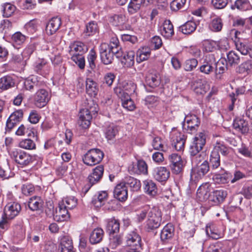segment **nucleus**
Segmentation results:
<instances>
[{
    "mask_svg": "<svg viewBox=\"0 0 252 252\" xmlns=\"http://www.w3.org/2000/svg\"><path fill=\"white\" fill-rule=\"evenodd\" d=\"M206 134L205 131L199 132L193 138L190 145L189 153L191 156L192 167L200 165L205 161V155L199 153L206 143Z\"/></svg>",
    "mask_w": 252,
    "mask_h": 252,
    "instance_id": "nucleus-1",
    "label": "nucleus"
},
{
    "mask_svg": "<svg viewBox=\"0 0 252 252\" xmlns=\"http://www.w3.org/2000/svg\"><path fill=\"white\" fill-rule=\"evenodd\" d=\"M162 221V213L160 210L157 207L151 208L146 222L147 229L152 230L157 229L161 225Z\"/></svg>",
    "mask_w": 252,
    "mask_h": 252,
    "instance_id": "nucleus-2",
    "label": "nucleus"
},
{
    "mask_svg": "<svg viewBox=\"0 0 252 252\" xmlns=\"http://www.w3.org/2000/svg\"><path fill=\"white\" fill-rule=\"evenodd\" d=\"M104 154L99 149H92L84 155L83 160L85 164L93 166L99 163L103 159Z\"/></svg>",
    "mask_w": 252,
    "mask_h": 252,
    "instance_id": "nucleus-3",
    "label": "nucleus"
},
{
    "mask_svg": "<svg viewBox=\"0 0 252 252\" xmlns=\"http://www.w3.org/2000/svg\"><path fill=\"white\" fill-rule=\"evenodd\" d=\"M10 155L17 163L22 166H27L32 161V157L21 150L15 149L11 152Z\"/></svg>",
    "mask_w": 252,
    "mask_h": 252,
    "instance_id": "nucleus-4",
    "label": "nucleus"
},
{
    "mask_svg": "<svg viewBox=\"0 0 252 252\" xmlns=\"http://www.w3.org/2000/svg\"><path fill=\"white\" fill-rule=\"evenodd\" d=\"M199 125L198 118L195 115L189 113L185 116L183 127L188 133L192 134L197 131Z\"/></svg>",
    "mask_w": 252,
    "mask_h": 252,
    "instance_id": "nucleus-5",
    "label": "nucleus"
},
{
    "mask_svg": "<svg viewBox=\"0 0 252 252\" xmlns=\"http://www.w3.org/2000/svg\"><path fill=\"white\" fill-rule=\"evenodd\" d=\"M210 169V166L207 160L203 161L200 165L192 167L190 172L191 180L196 181L201 179Z\"/></svg>",
    "mask_w": 252,
    "mask_h": 252,
    "instance_id": "nucleus-6",
    "label": "nucleus"
},
{
    "mask_svg": "<svg viewBox=\"0 0 252 252\" xmlns=\"http://www.w3.org/2000/svg\"><path fill=\"white\" fill-rule=\"evenodd\" d=\"M99 53L102 62L105 64H109L112 63L114 55L117 54V51L110 49L108 43H102L99 46Z\"/></svg>",
    "mask_w": 252,
    "mask_h": 252,
    "instance_id": "nucleus-7",
    "label": "nucleus"
},
{
    "mask_svg": "<svg viewBox=\"0 0 252 252\" xmlns=\"http://www.w3.org/2000/svg\"><path fill=\"white\" fill-rule=\"evenodd\" d=\"M170 166L172 172L176 174L180 173L184 166L181 157L177 154H172L169 157Z\"/></svg>",
    "mask_w": 252,
    "mask_h": 252,
    "instance_id": "nucleus-8",
    "label": "nucleus"
},
{
    "mask_svg": "<svg viewBox=\"0 0 252 252\" xmlns=\"http://www.w3.org/2000/svg\"><path fill=\"white\" fill-rule=\"evenodd\" d=\"M203 50L207 52L214 51L218 47L224 50L228 47V44L226 39L221 40L217 42L213 40H206L203 44Z\"/></svg>",
    "mask_w": 252,
    "mask_h": 252,
    "instance_id": "nucleus-9",
    "label": "nucleus"
},
{
    "mask_svg": "<svg viewBox=\"0 0 252 252\" xmlns=\"http://www.w3.org/2000/svg\"><path fill=\"white\" fill-rule=\"evenodd\" d=\"M172 139V145L177 151H182L184 148L186 138L182 133L174 130L170 135Z\"/></svg>",
    "mask_w": 252,
    "mask_h": 252,
    "instance_id": "nucleus-10",
    "label": "nucleus"
},
{
    "mask_svg": "<svg viewBox=\"0 0 252 252\" xmlns=\"http://www.w3.org/2000/svg\"><path fill=\"white\" fill-rule=\"evenodd\" d=\"M50 98V94L45 89L38 90L34 95V102L35 105L42 108L45 106Z\"/></svg>",
    "mask_w": 252,
    "mask_h": 252,
    "instance_id": "nucleus-11",
    "label": "nucleus"
},
{
    "mask_svg": "<svg viewBox=\"0 0 252 252\" xmlns=\"http://www.w3.org/2000/svg\"><path fill=\"white\" fill-rule=\"evenodd\" d=\"M215 57L213 54H209L206 56L203 64L200 66L201 72L206 74H209L212 72L215 68Z\"/></svg>",
    "mask_w": 252,
    "mask_h": 252,
    "instance_id": "nucleus-12",
    "label": "nucleus"
},
{
    "mask_svg": "<svg viewBox=\"0 0 252 252\" xmlns=\"http://www.w3.org/2000/svg\"><path fill=\"white\" fill-rule=\"evenodd\" d=\"M33 68L35 72L43 76L49 74L51 70L49 63L43 59L37 60L33 64Z\"/></svg>",
    "mask_w": 252,
    "mask_h": 252,
    "instance_id": "nucleus-13",
    "label": "nucleus"
},
{
    "mask_svg": "<svg viewBox=\"0 0 252 252\" xmlns=\"http://www.w3.org/2000/svg\"><path fill=\"white\" fill-rule=\"evenodd\" d=\"M114 92L115 94L121 99L122 105L124 108L129 111H133L135 107L133 101L132 100L130 96L126 94L125 96L124 93L121 92V90L119 88H114Z\"/></svg>",
    "mask_w": 252,
    "mask_h": 252,
    "instance_id": "nucleus-14",
    "label": "nucleus"
},
{
    "mask_svg": "<svg viewBox=\"0 0 252 252\" xmlns=\"http://www.w3.org/2000/svg\"><path fill=\"white\" fill-rule=\"evenodd\" d=\"M126 245L127 247L130 248H141V238L136 232L132 231L128 233L126 236Z\"/></svg>",
    "mask_w": 252,
    "mask_h": 252,
    "instance_id": "nucleus-15",
    "label": "nucleus"
},
{
    "mask_svg": "<svg viewBox=\"0 0 252 252\" xmlns=\"http://www.w3.org/2000/svg\"><path fill=\"white\" fill-rule=\"evenodd\" d=\"M211 190V185L209 183H206L201 185L196 192L197 198L200 201H205L208 200L210 202Z\"/></svg>",
    "mask_w": 252,
    "mask_h": 252,
    "instance_id": "nucleus-16",
    "label": "nucleus"
},
{
    "mask_svg": "<svg viewBox=\"0 0 252 252\" xmlns=\"http://www.w3.org/2000/svg\"><path fill=\"white\" fill-rule=\"evenodd\" d=\"M20 210L19 204L16 202L8 203L4 208V216L8 219H12L19 214Z\"/></svg>",
    "mask_w": 252,
    "mask_h": 252,
    "instance_id": "nucleus-17",
    "label": "nucleus"
},
{
    "mask_svg": "<svg viewBox=\"0 0 252 252\" xmlns=\"http://www.w3.org/2000/svg\"><path fill=\"white\" fill-rule=\"evenodd\" d=\"M227 196V192L224 189H219L213 191L210 197V202L213 205L220 204L222 203Z\"/></svg>",
    "mask_w": 252,
    "mask_h": 252,
    "instance_id": "nucleus-18",
    "label": "nucleus"
},
{
    "mask_svg": "<svg viewBox=\"0 0 252 252\" xmlns=\"http://www.w3.org/2000/svg\"><path fill=\"white\" fill-rule=\"evenodd\" d=\"M69 53L70 56L83 55L88 51L87 46L82 42L75 41L69 46Z\"/></svg>",
    "mask_w": 252,
    "mask_h": 252,
    "instance_id": "nucleus-19",
    "label": "nucleus"
},
{
    "mask_svg": "<svg viewBox=\"0 0 252 252\" xmlns=\"http://www.w3.org/2000/svg\"><path fill=\"white\" fill-rule=\"evenodd\" d=\"M216 136L214 139L213 149L212 152L219 153L220 152L222 156H226L229 153V148L225 146L224 142Z\"/></svg>",
    "mask_w": 252,
    "mask_h": 252,
    "instance_id": "nucleus-20",
    "label": "nucleus"
},
{
    "mask_svg": "<svg viewBox=\"0 0 252 252\" xmlns=\"http://www.w3.org/2000/svg\"><path fill=\"white\" fill-rule=\"evenodd\" d=\"M114 194L119 200L125 201L127 197V189L126 184L122 182L117 185L114 189Z\"/></svg>",
    "mask_w": 252,
    "mask_h": 252,
    "instance_id": "nucleus-21",
    "label": "nucleus"
},
{
    "mask_svg": "<svg viewBox=\"0 0 252 252\" xmlns=\"http://www.w3.org/2000/svg\"><path fill=\"white\" fill-rule=\"evenodd\" d=\"M103 172V166L101 165L97 166L93 170V173L88 177V180L91 186L99 182L102 177Z\"/></svg>",
    "mask_w": 252,
    "mask_h": 252,
    "instance_id": "nucleus-22",
    "label": "nucleus"
},
{
    "mask_svg": "<svg viewBox=\"0 0 252 252\" xmlns=\"http://www.w3.org/2000/svg\"><path fill=\"white\" fill-rule=\"evenodd\" d=\"M170 175V172L165 167L159 166L154 169L153 176L154 178L159 181L167 180Z\"/></svg>",
    "mask_w": 252,
    "mask_h": 252,
    "instance_id": "nucleus-23",
    "label": "nucleus"
},
{
    "mask_svg": "<svg viewBox=\"0 0 252 252\" xmlns=\"http://www.w3.org/2000/svg\"><path fill=\"white\" fill-rule=\"evenodd\" d=\"M152 2V0H130L127 6L128 12L130 14H133L139 10L142 4Z\"/></svg>",
    "mask_w": 252,
    "mask_h": 252,
    "instance_id": "nucleus-24",
    "label": "nucleus"
},
{
    "mask_svg": "<svg viewBox=\"0 0 252 252\" xmlns=\"http://www.w3.org/2000/svg\"><path fill=\"white\" fill-rule=\"evenodd\" d=\"M71 239L67 237H64L61 240L59 247L58 252H75Z\"/></svg>",
    "mask_w": 252,
    "mask_h": 252,
    "instance_id": "nucleus-25",
    "label": "nucleus"
},
{
    "mask_svg": "<svg viewBox=\"0 0 252 252\" xmlns=\"http://www.w3.org/2000/svg\"><path fill=\"white\" fill-rule=\"evenodd\" d=\"M61 25V19L59 17L52 18L47 23L46 32L48 35L54 34L59 29Z\"/></svg>",
    "mask_w": 252,
    "mask_h": 252,
    "instance_id": "nucleus-26",
    "label": "nucleus"
},
{
    "mask_svg": "<svg viewBox=\"0 0 252 252\" xmlns=\"http://www.w3.org/2000/svg\"><path fill=\"white\" fill-rule=\"evenodd\" d=\"M115 88H119L121 90V92L124 93V96L125 94L130 96L131 94H133L136 89V85L132 81H124L122 84L119 86L116 87Z\"/></svg>",
    "mask_w": 252,
    "mask_h": 252,
    "instance_id": "nucleus-27",
    "label": "nucleus"
},
{
    "mask_svg": "<svg viewBox=\"0 0 252 252\" xmlns=\"http://www.w3.org/2000/svg\"><path fill=\"white\" fill-rule=\"evenodd\" d=\"M233 127L236 130L243 134L248 133L249 131L248 122L241 117H237L234 119Z\"/></svg>",
    "mask_w": 252,
    "mask_h": 252,
    "instance_id": "nucleus-28",
    "label": "nucleus"
},
{
    "mask_svg": "<svg viewBox=\"0 0 252 252\" xmlns=\"http://www.w3.org/2000/svg\"><path fill=\"white\" fill-rule=\"evenodd\" d=\"M67 209L59 204V209L56 211L54 216V220L57 221H63L67 220L69 218V215Z\"/></svg>",
    "mask_w": 252,
    "mask_h": 252,
    "instance_id": "nucleus-29",
    "label": "nucleus"
},
{
    "mask_svg": "<svg viewBox=\"0 0 252 252\" xmlns=\"http://www.w3.org/2000/svg\"><path fill=\"white\" fill-rule=\"evenodd\" d=\"M206 234L213 239H218L223 236V233L219 231L212 223H209L206 226Z\"/></svg>",
    "mask_w": 252,
    "mask_h": 252,
    "instance_id": "nucleus-30",
    "label": "nucleus"
},
{
    "mask_svg": "<svg viewBox=\"0 0 252 252\" xmlns=\"http://www.w3.org/2000/svg\"><path fill=\"white\" fill-rule=\"evenodd\" d=\"M135 53L133 51H129L124 53L121 59V63L126 67H129L134 64Z\"/></svg>",
    "mask_w": 252,
    "mask_h": 252,
    "instance_id": "nucleus-31",
    "label": "nucleus"
},
{
    "mask_svg": "<svg viewBox=\"0 0 252 252\" xmlns=\"http://www.w3.org/2000/svg\"><path fill=\"white\" fill-rule=\"evenodd\" d=\"M144 191L147 194L154 196L158 192V188L156 183L151 180H146L143 181Z\"/></svg>",
    "mask_w": 252,
    "mask_h": 252,
    "instance_id": "nucleus-32",
    "label": "nucleus"
},
{
    "mask_svg": "<svg viewBox=\"0 0 252 252\" xmlns=\"http://www.w3.org/2000/svg\"><path fill=\"white\" fill-rule=\"evenodd\" d=\"M160 32L162 36L166 38L171 37L174 34L173 26L169 20H165L160 27Z\"/></svg>",
    "mask_w": 252,
    "mask_h": 252,
    "instance_id": "nucleus-33",
    "label": "nucleus"
},
{
    "mask_svg": "<svg viewBox=\"0 0 252 252\" xmlns=\"http://www.w3.org/2000/svg\"><path fill=\"white\" fill-rule=\"evenodd\" d=\"M107 197L108 193L106 191H99L97 195L93 198L92 203L95 207L99 208L104 204Z\"/></svg>",
    "mask_w": 252,
    "mask_h": 252,
    "instance_id": "nucleus-34",
    "label": "nucleus"
},
{
    "mask_svg": "<svg viewBox=\"0 0 252 252\" xmlns=\"http://www.w3.org/2000/svg\"><path fill=\"white\" fill-rule=\"evenodd\" d=\"M104 235V231L100 228L94 229L90 234L89 241L92 244H96L101 241Z\"/></svg>",
    "mask_w": 252,
    "mask_h": 252,
    "instance_id": "nucleus-35",
    "label": "nucleus"
},
{
    "mask_svg": "<svg viewBox=\"0 0 252 252\" xmlns=\"http://www.w3.org/2000/svg\"><path fill=\"white\" fill-rule=\"evenodd\" d=\"M43 204V201L39 196H34L30 198L28 206L30 210L34 211L40 209Z\"/></svg>",
    "mask_w": 252,
    "mask_h": 252,
    "instance_id": "nucleus-36",
    "label": "nucleus"
},
{
    "mask_svg": "<svg viewBox=\"0 0 252 252\" xmlns=\"http://www.w3.org/2000/svg\"><path fill=\"white\" fill-rule=\"evenodd\" d=\"M86 92L91 96H95L98 91L97 83L91 78H87L86 81Z\"/></svg>",
    "mask_w": 252,
    "mask_h": 252,
    "instance_id": "nucleus-37",
    "label": "nucleus"
},
{
    "mask_svg": "<svg viewBox=\"0 0 252 252\" xmlns=\"http://www.w3.org/2000/svg\"><path fill=\"white\" fill-rule=\"evenodd\" d=\"M231 174L223 171L220 173H215L213 176V181L217 184H226L228 182Z\"/></svg>",
    "mask_w": 252,
    "mask_h": 252,
    "instance_id": "nucleus-38",
    "label": "nucleus"
},
{
    "mask_svg": "<svg viewBox=\"0 0 252 252\" xmlns=\"http://www.w3.org/2000/svg\"><path fill=\"white\" fill-rule=\"evenodd\" d=\"M174 227L171 223L167 224L162 229L160 233L162 240H166L171 238L174 235Z\"/></svg>",
    "mask_w": 252,
    "mask_h": 252,
    "instance_id": "nucleus-39",
    "label": "nucleus"
},
{
    "mask_svg": "<svg viewBox=\"0 0 252 252\" xmlns=\"http://www.w3.org/2000/svg\"><path fill=\"white\" fill-rule=\"evenodd\" d=\"M150 54V49L148 47H144L139 49L137 52V62L139 63L147 60L149 58Z\"/></svg>",
    "mask_w": 252,
    "mask_h": 252,
    "instance_id": "nucleus-40",
    "label": "nucleus"
},
{
    "mask_svg": "<svg viewBox=\"0 0 252 252\" xmlns=\"http://www.w3.org/2000/svg\"><path fill=\"white\" fill-rule=\"evenodd\" d=\"M196 29L195 23L192 21H189L179 27V30L185 34H189L193 32Z\"/></svg>",
    "mask_w": 252,
    "mask_h": 252,
    "instance_id": "nucleus-41",
    "label": "nucleus"
},
{
    "mask_svg": "<svg viewBox=\"0 0 252 252\" xmlns=\"http://www.w3.org/2000/svg\"><path fill=\"white\" fill-rule=\"evenodd\" d=\"M223 25L222 19L219 17H215L210 22L209 28L213 32H219L222 30Z\"/></svg>",
    "mask_w": 252,
    "mask_h": 252,
    "instance_id": "nucleus-42",
    "label": "nucleus"
},
{
    "mask_svg": "<svg viewBox=\"0 0 252 252\" xmlns=\"http://www.w3.org/2000/svg\"><path fill=\"white\" fill-rule=\"evenodd\" d=\"M39 85L38 77L36 76L32 75L27 78L24 81V86L26 90L32 91L35 87H37Z\"/></svg>",
    "mask_w": 252,
    "mask_h": 252,
    "instance_id": "nucleus-43",
    "label": "nucleus"
},
{
    "mask_svg": "<svg viewBox=\"0 0 252 252\" xmlns=\"http://www.w3.org/2000/svg\"><path fill=\"white\" fill-rule=\"evenodd\" d=\"M123 183L126 184L127 188L129 187L132 191H138L141 187L140 181L131 177H127Z\"/></svg>",
    "mask_w": 252,
    "mask_h": 252,
    "instance_id": "nucleus-44",
    "label": "nucleus"
},
{
    "mask_svg": "<svg viewBox=\"0 0 252 252\" xmlns=\"http://www.w3.org/2000/svg\"><path fill=\"white\" fill-rule=\"evenodd\" d=\"M232 8H237L241 11H247L252 9V6L248 0H236L232 6Z\"/></svg>",
    "mask_w": 252,
    "mask_h": 252,
    "instance_id": "nucleus-45",
    "label": "nucleus"
},
{
    "mask_svg": "<svg viewBox=\"0 0 252 252\" xmlns=\"http://www.w3.org/2000/svg\"><path fill=\"white\" fill-rule=\"evenodd\" d=\"M14 81L10 76H4L0 79V89L3 90H7L14 86Z\"/></svg>",
    "mask_w": 252,
    "mask_h": 252,
    "instance_id": "nucleus-46",
    "label": "nucleus"
},
{
    "mask_svg": "<svg viewBox=\"0 0 252 252\" xmlns=\"http://www.w3.org/2000/svg\"><path fill=\"white\" fill-rule=\"evenodd\" d=\"M106 228L110 233L118 232L120 229L119 221L114 218L108 219L107 220Z\"/></svg>",
    "mask_w": 252,
    "mask_h": 252,
    "instance_id": "nucleus-47",
    "label": "nucleus"
},
{
    "mask_svg": "<svg viewBox=\"0 0 252 252\" xmlns=\"http://www.w3.org/2000/svg\"><path fill=\"white\" fill-rule=\"evenodd\" d=\"M227 62L225 58H220L218 62L215 59V71L216 74H222L227 69Z\"/></svg>",
    "mask_w": 252,
    "mask_h": 252,
    "instance_id": "nucleus-48",
    "label": "nucleus"
},
{
    "mask_svg": "<svg viewBox=\"0 0 252 252\" xmlns=\"http://www.w3.org/2000/svg\"><path fill=\"white\" fill-rule=\"evenodd\" d=\"M146 82L149 87L153 88L158 86L160 83L159 76L156 74H149L146 77Z\"/></svg>",
    "mask_w": 252,
    "mask_h": 252,
    "instance_id": "nucleus-49",
    "label": "nucleus"
},
{
    "mask_svg": "<svg viewBox=\"0 0 252 252\" xmlns=\"http://www.w3.org/2000/svg\"><path fill=\"white\" fill-rule=\"evenodd\" d=\"M235 46L237 50L242 55H246L248 54L250 55L251 47L247 42L238 40L235 41Z\"/></svg>",
    "mask_w": 252,
    "mask_h": 252,
    "instance_id": "nucleus-50",
    "label": "nucleus"
},
{
    "mask_svg": "<svg viewBox=\"0 0 252 252\" xmlns=\"http://www.w3.org/2000/svg\"><path fill=\"white\" fill-rule=\"evenodd\" d=\"M27 36L22 34L20 32H17L14 33L11 37V40L14 46L21 45L23 44L26 39Z\"/></svg>",
    "mask_w": 252,
    "mask_h": 252,
    "instance_id": "nucleus-51",
    "label": "nucleus"
},
{
    "mask_svg": "<svg viewBox=\"0 0 252 252\" xmlns=\"http://www.w3.org/2000/svg\"><path fill=\"white\" fill-rule=\"evenodd\" d=\"M208 90V85L205 82L200 80L196 82L194 91L196 94H205Z\"/></svg>",
    "mask_w": 252,
    "mask_h": 252,
    "instance_id": "nucleus-52",
    "label": "nucleus"
},
{
    "mask_svg": "<svg viewBox=\"0 0 252 252\" xmlns=\"http://www.w3.org/2000/svg\"><path fill=\"white\" fill-rule=\"evenodd\" d=\"M18 146L20 148L32 150L36 149V144L35 142L31 139H24L20 141L19 143Z\"/></svg>",
    "mask_w": 252,
    "mask_h": 252,
    "instance_id": "nucleus-53",
    "label": "nucleus"
},
{
    "mask_svg": "<svg viewBox=\"0 0 252 252\" xmlns=\"http://www.w3.org/2000/svg\"><path fill=\"white\" fill-rule=\"evenodd\" d=\"M210 167L213 169L218 168L220 164V156L219 153L211 152L210 157Z\"/></svg>",
    "mask_w": 252,
    "mask_h": 252,
    "instance_id": "nucleus-54",
    "label": "nucleus"
},
{
    "mask_svg": "<svg viewBox=\"0 0 252 252\" xmlns=\"http://www.w3.org/2000/svg\"><path fill=\"white\" fill-rule=\"evenodd\" d=\"M77 204V200L74 196H69L63 200L61 204L67 209H72L75 207Z\"/></svg>",
    "mask_w": 252,
    "mask_h": 252,
    "instance_id": "nucleus-55",
    "label": "nucleus"
},
{
    "mask_svg": "<svg viewBox=\"0 0 252 252\" xmlns=\"http://www.w3.org/2000/svg\"><path fill=\"white\" fill-rule=\"evenodd\" d=\"M98 30L97 23L94 21H91L86 25L85 32L87 35L91 36L95 34Z\"/></svg>",
    "mask_w": 252,
    "mask_h": 252,
    "instance_id": "nucleus-56",
    "label": "nucleus"
},
{
    "mask_svg": "<svg viewBox=\"0 0 252 252\" xmlns=\"http://www.w3.org/2000/svg\"><path fill=\"white\" fill-rule=\"evenodd\" d=\"M151 208L149 205H146L140 209L136 215L138 220L141 222L145 219L146 216L148 217Z\"/></svg>",
    "mask_w": 252,
    "mask_h": 252,
    "instance_id": "nucleus-57",
    "label": "nucleus"
},
{
    "mask_svg": "<svg viewBox=\"0 0 252 252\" xmlns=\"http://www.w3.org/2000/svg\"><path fill=\"white\" fill-rule=\"evenodd\" d=\"M16 7L10 3H6L2 5L3 15L4 17H10L14 13Z\"/></svg>",
    "mask_w": 252,
    "mask_h": 252,
    "instance_id": "nucleus-58",
    "label": "nucleus"
},
{
    "mask_svg": "<svg viewBox=\"0 0 252 252\" xmlns=\"http://www.w3.org/2000/svg\"><path fill=\"white\" fill-rule=\"evenodd\" d=\"M19 6L23 9H32L35 6L34 0H17Z\"/></svg>",
    "mask_w": 252,
    "mask_h": 252,
    "instance_id": "nucleus-59",
    "label": "nucleus"
},
{
    "mask_svg": "<svg viewBox=\"0 0 252 252\" xmlns=\"http://www.w3.org/2000/svg\"><path fill=\"white\" fill-rule=\"evenodd\" d=\"M25 30L30 33H33L37 29V21L36 19H32L27 23L24 26Z\"/></svg>",
    "mask_w": 252,
    "mask_h": 252,
    "instance_id": "nucleus-60",
    "label": "nucleus"
},
{
    "mask_svg": "<svg viewBox=\"0 0 252 252\" xmlns=\"http://www.w3.org/2000/svg\"><path fill=\"white\" fill-rule=\"evenodd\" d=\"M118 128L114 125H110L106 129L105 136L108 140L113 139L118 133Z\"/></svg>",
    "mask_w": 252,
    "mask_h": 252,
    "instance_id": "nucleus-61",
    "label": "nucleus"
},
{
    "mask_svg": "<svg viewBox=\"0 0 252 252\" xmlns=\"http://www.w3.org/2000/svg\"><path fill=\"white\" fill-rule=\"evenodd\" d=\"M187 0H173L170 3L172 11H177L185 7Z\"/></svg>",
    "mask_w": 252,
    "mask_h": 252,
    "instance_id": "nucleus-62",
    "label": "nucleus"
},
{
    "mask_svg": "<svg viewBox=\"0 0 252 252\" xmlns=\"http://www.w3.org/2000/svg\"><path fill=\"white\" fill-rule=\"evenodd\" d=\"M227 62L230 65H236L240 63V58L235 52L230 51L227 55Z\"/></svg>",
    "mask_w": 252,
    "mask_h": 252,
    "instance_id": "nucleus-63",
    "label": "nucleus"
},
{
    "mask_svg": "<svg viewBox=\"0 0 252 252\" xmlns=\"http://www.w3.org/2000/svg\"><path fill=\"white\" fill-rule=\"evenodd\" d=\"M122 243V238L120 235H114L110 238L109 247L112 249H116Z\"/></svg>",
    "mask_w": 252,
    "mask_h": 252,
    "instance_id": "nucleus-64",
    "label": "nucleus"
}]
</instances>
